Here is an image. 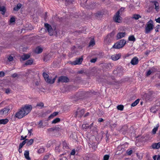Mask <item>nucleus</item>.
<instances>
[{"mask_svg": "<svg viewBox=\"0 0 160 160\" xmlns=\"http://www.w3.org/2000/svg\"><path fill=\"white\" fill-rule=\"evenodd\" d=\"M139 62L138 58L135 57L133 58L131 60V63L132 65H135L138 64Z\"/></svg>", "mask_w": 160, "mask_h": 160, "instance_id": "11", "label": "nucleus"}, {"mask_svg": "<svg viewBox=\"0 0 160 160\" xmlns=\"http://www.w3.org/2000/svg\"><path fill=\"white\" fill-rule=\"evenodd\" d=\"M158 127H159V125H158V124L156 127H155L153 128V129H152V133L153 134H155L156 133V131H157V130L158 129Z\"/></svg>", "mask_w": 160, "mask_h": 160, "instance_id": "33", "label": "nucleus"}, {"mask_svg": "<svg viewBox=\"0 0 160 160\" xmlns=\"http://www.w3.org/2000/svg\"><path fill=\"white\" fill-rule=\"evenodd\" d=\"M48 131L49 132H51L54 131V127H52V128H48Z\"/></svg>", "mask_w": 160, "mask_h": 160, "instance_id": "46", "label": "nucleus"}, {"mask_svg": "<svg viewBox=\"0 0 160 160\" xmlns=\"http://www.w3.org/2000/svg\"><path fill=\"white\" fill-rule=\"evenodd\" d=\"M93 125V123H92L90 125V126H88V125H82V127L83 128H84L85 126H86L87 128H91V127Z\"/></svg>", "mask_w": 160, "mask_h": 160, "instance_id": "39", "label": "nucleus"}, {"mask_svg": "<svg viewBox=\"0 0 160 160\" xmlns=\"http://www.w3.org/2000/svg\"><path fill=\"white\" fill-rule=\"evenodd\" d=\"M30 57V55L29 54H24L22 56L21 58L23 60L25 61L28 58Z\"/></svg>", "mask_w": 160, "mask_h": 160, "instance_id": "16", "label": "nucleus"}, {"mask_svg": "<svg viewBox=\"0 0 160 160\" xmlns=\"http://www.w3.org/2000/svg\"><path fill=\"white\" fill-rule=\"evenodd\" d=\"M110 126L111 128H114L116 127L117 124L116 123H112L110 125Z\"/></svg>", "mask_w": 160, "mask_h": 160, "instance_id": "45", "label": "nucleus"}, {"mask_svg": "<svg viewBox=\"0 0 160 160\" xmlns=\"http://www.w3.org/2000/svg\"><path fill=\"white\" fill-rule=\"evenodd\" d=\"M8 60L9 61H12L13 60V57L11 56H10L8 58Z\"/></svg>", "mask_w": 160, "mask_h": 160, "instance_id": "51", "label": "nucleus"}, {"mask_svg": "<svg viewBox=\"0 0 160 160\" xmlns=\"http://www.w3.org/2000/svg\"><path fill=\"white\" fill-rule=\"evenodd\" d=\"M37 106L40 107L41 108H42L44 106V104L43 102H40L37 104Z\"/></svg>", "mask_w": 160, "mask_h": 160, "instance_id": "41", "label": "nucleus"}, {"mask_svg": "<svg viewBox=\"0 0 160 160\" xmlns=\"http://www.w3.org/2000/svg\"><path fill=\"white\" fill-rule=\"evenodd\" d=\"M75 153V152L74 149L72 150L71 151L70 154L71 155H74Z\"/></svg>", "mask_w": 160, "mask_h": 160, "instance_id": "54", "label": "nucleus"}, {"mask_svg": "<svg viewBox=\"0 0 160 160\" xmlns=\"http://www.w3.org/2000/svg\"><path fill=\"white\" fill-rule=\"evenodd\" d=\"M45 27L48 30L49 34L51 36L53 34V31L51 26L48 23L45 24Z\"/></svg>", "mask_w": 160, "mask_h": 160, "instance_id": "7", "label": "nucleus"}, {"mask_svg": "<svg viewBox=\"0 0 160 160\" xmlns=\"http://www.w3.org/2000/svg\"><path fill=\"white\" fill-rule=\"evenodd\" d=\"M43 76L46 82L50 84H52L54 82L57 77V76H56L52 79H51L50 78H49L48 75L45 72H43Z\"/></svg>", "mask_w": 160, "mask_h": 160, "instance_id": "5", "label": "nucleus"}, {"mask_svg": "<svg viewBox=\"0 0 160 160\" xmlns=\"http://www.w3.org/2000/svg\"><path fill=\"white\" fill-rule=\"evenodd\" d=\"M101 15V13L100 12H98L96 14V16L97 17H98Z\"/></svg>", "mask_w": 160, "mask_h": 160, "instance_id": "59", "label": "nucleus"}, {"mask_svg": "<svg viewBox=\"0 0 160 160\" xmlns=\"http://www.w3.org/2000/svg\"><path fill=\"white\" fill-rule=\"evenodd\" d=\"M10 90L8 88L6 89L5 93L7 94H9L10 93Z\"/></svg>", "mask_w": 160, "mask_h": 160, "instance_id": "53", "label": "nucleus"}, {"mask_svg": "<svg viewBox=\"0 0 160 160\" xmlns=\"http://www.w3.org/2000/svg\"><path fill=\"white\" fill-rule=\"evenodd\" d=\"M4 75V73L3 72H0V77H2Z\"/></svg>", "mask_w": 160, "mask_h": 160, "instance_id": "56", "label": "nucleus"}, {"mask_svg": "<svg viewBox=\"0 0 160 160\" xmlns=\"http://www.w3.org/2000/svg\"><path fill=\"white\" fill-rule=\"evenodd\" d=\"M58 113L57 112H54L52 114H51L49 117V118H52L56 116H57Z\"/></svg>", "mask_w": 160, "mask_h": 160, "instance_id": "36", "label": "nucleus"}, {"mask_svg": "<svg viewBox=\"0 0 160 160\" xmlns=\"http://www.w3.org/2000/svg\"><path fill=\"white\" fill-rule=\"evenodd\" d=\"M123 69L122 67L121 66L119 67H118L116 70L114 71L115 72L116 71L118 73V74H122V72Z\"/></svg>", "mask_w": 160, "mask_h": 160, "instance_id": "18", "label": "nucleus"}, {"mask_svg": "<svg viewBox=\"0 0 160 160\" xmlns=\"http://www.w3.org/2000/svg\"><path fill=\"white\" fill-rule=\"evenodd\" d=\"M59 160H68L67 158L66 157H63V156H61V157L60 158Z\"/></svg>", "mask_w": 160, "mask_h": 160, "instance_id": "47", "label": "nucleus"}, {"mask_svg": "<svg viewBox=\"0 0 160 160\" xmlns=\"http://www.w3.org/2000/svg\"><path fill=\"white\" fill-rule=\"evenodd\" d=\"M124 106L122 105H118L117 106V108L118 110L122 111L123 109Z\"/></svg>", "mask_w": 160, "mask_h": 160, "instance_id": "34", "label": "nucleus"}, {"mask_svg": "<svg viewBox=\"0 0 160 160\" xmlns=\"http://www.w3.org/2000/svg\"><path fill=\"white\" fill-rule=\"evenodd\" d=\"M5 7L4 6L0 7V11L2 12V14H4L5 12Z\"/></svg>", "mask_w": 160, "mask_h": 160, "instance_id": "28", "label": "nucleus"}, {"mask_svg": "<svg viewBox=\"0 0 160 160\" xmlns=\"http://www.w3.org/2000/svg\"><path fill=\"white\" fill-rule=\"evenodd\" d=\"M84 112V109H78V111L76 112V116L78 117H81L83 115Z\"/></svg>", "mask_w": 160, "mask_h": 160, "instance_id": "10", "label": "nucleus"}, {"mask_svg": "<svg viewBox=\"0 0 160 160\" xmlns=\"http://www.w3.org/2000/svg\"><path fill=\"white\" fill-rule=\"evenodd\" d=\"M152 148L153 149H157L160 148V142L158 143H155L152 145Z\"/></svg>", "mask_w": 160, "mask_h": 160, "instance_id": "15", "label": "nucleus"}, {"mask_svg": "<svg viewBox=\"0 0 160 160\" xmlns=\"http://www.w3.org/2000/svg\"><path fill=\"white\" fill-rule=\"evenodd\" d=\"M126 43V41L123 39L120 40L114 44L112 48L115 49H119L124 46Z\"/></svg>", "mask_w": 160, "mask_h": 160, "instance_id": "4", "label": "nucleus"}, {"mask_svg": "<svg viewBox=\"0 0 160 160\" xmlns=\"http://www.w3.org/2000/svg\"><path fill=\"white\" fill-rule=\"evenodd\" d=\"M22 5L20 3H18L17 6L13 8V10L15 11H18L22 7Z\"/></svg>", "mask_w": 160, "mask_h": 160, "instance_id": "19", "label": "nucleus"}, {"mask_svg": "<svg viewBox=\"0 0 160 160\" xmlns=\"http://www.w3.org/2000/svg\"><path fill=\"white\" fill-rule=\"evenodd\" d=\"M32 109L31 105H26L16 113L15 116L18 118H21L27 115Z\"/></svg>", "mask_w": 160, "mask_h": 160, "instance_id": "1", "label": "nucleus"}, {"mask_svg": "<svg viewBox=\"0 0 160 160\" xmlns=\"http://www.w3.org/2000/svg\"><path fill=\"white\" fill-rule=\"evenodd\" d=\"M160 27V25H158V26H156L155 29V31L156 32H158V29Z\"/></svg>", "mask_w": 160, "mask_h": 160, "instance_id": "48", "label": "nucleus"}, {"mask_svg": "<svg viewBox=\"0 0 160 160\" xmlns=\"http://www.w3.org/2000/svg\"><path fill=\"white\" fill-rule=\"evenodd\" d=\"M69 81L68 78L66 76H62L58 78V82H67Z\"/></svg>", "mask_w": 160, "mask_h": 160, "instance_id": "8", "label": "nucleus"}, {"mask_svg": "<svg viewBox=\"0 0 160 160\" xmlns=\"http://www.w3.org/2000/svg\"><path fill=\"white\" fill-rule=\"evenodd\" d=\"M103 119L102 118H99L98 119V121L99 122H101L103 121Z\"/></svg>", "mask_w": 160, "mask_h": 160, "instance_id": "60", "label": "nucleus"}, {"mask_svg": "<svg viewBox=\"0 0 160 160\" xmlns=\"http://www.w3.org/2000/svg\"><path fill=\"white\" fill-rule=\"evenodd\" d=\"M156 22L159 23H160V17L158 18L155 19Z\"/></svg>", "mask_w": 160, "mask_h": 160, "instance_id": "58", "label": "nucleus"}, {"mask_svg": "<svg viewBox=\"0 0 160 160\" xmlns=\"http://www.w3.org/2000/svg\"><path fill=\"white\" fill-rule=\"evenodd\" d=\"M139 101V99H137L132 104L131 106L132 107H134L136 106L138 103Z\"/></svg>", "mask_w": 160, "mask_h": 160, "instance_id": "25", "label": "nucleus"}, {"mask_svg": "<svg viewBox=\"0 0 160 160\" xmlns=\"http://www.w3.org/2000/svg\"><path fill=\"white\" fill-rule=\"evenodd\" d=\"M126 35L125 32H120L118 33L117 35V39H120L124 37Z\"/></svg>", "mask_w": 160, "mask_h": 160, "instance_id": "14", "label": "nucleus"}, {"mask_svg": "<svg viewBox=\"0 0 160 160\" xmlns=\"http://www.w3.org/2000/svg\"><path fill=\"white\" fill-rule=\"evenodd\" d=\"M115 34V32L112 31L108 34L104 39V42L105 43L107 44H109L113 40Z\"/></svg>", "mask_w": 160, "mask_h": 160, "instance_id": "3", "label": "nucleus"}, {"mask_svg": "<svg viewBox=\"0 0 160 160\" xmlns=\"http://www.w3.org/2000/svg\"><path fill=\"white\" fill-rule=\"evenodd\" d=\"M89 113L88 112L84 115V117H86L88 116L89 115Z\"/></svg>", "mask_w": 160, "mask_h": 160, "instance_id": "62", "label": "nucleus"}, {"mask_svg": "<svg viewBox=\"0 0 160 160\" xmlns=\"http://www.w3.org/2000/svg\"><path fill=\"white\" fill-rule=\"evenodd\" d=\"M132 150L128 151H127V153L128 155H130L132 154Z\"/></svg>", "mask_w": 160, "mask_h": 160, "instance_id": "52", "label": "nucleus"}, {"mask_svg": "<svg viewBox=\"0 0 160 160\" xmlns=\"http://www.w3.org/2000/svg\"><path fill=\"white\" fill-rule=\"evenodd\" d=\"M60 120V119L59 118H56L54 119L52 121V124H55L58 122H59Z\"/></svg>", "mask_w": 160, "mask_h": 160, "instance_id": "29", "label": "nucleus"}, {"mask_svg": "<svg viewBox=\"0 0 160 160\" xmlns=\"http://www.w3.org/2000/svg\"><path fill=\"white\" fill-rule=\"evenodd\" d=\"M63 146V149H66L68 148V147L67 145V143L65 142H63L62 143Z\"/></svg>", "mask_w": 160, "mask_h": 160, "instance_id": "32", "label": "nucleus"}, {"mask_svg": "<svg viewBox=\"0 0 160 160\" xmlns=\"http://www.w3.org/2000/svg\"><path fill=\"white\" fill-rule=\"evenodd\" d=\"M121 55L120 54H115L112 55V59L114 61H116L119 59L121 57Z\"/></svg>", "mask_w": 160, "mask_h": 160, "instance_id": "12", "label": "nucleus"}, {"mask_svg": "<svg viewBox=\"0 0 160 160\" xmlns=\"http://www.w3.org/2000/svg\"><path fill=\"white\" fill-rule=\"evenodd\" d=\"M128 40L130 41L134 42L136 39L133 35H131L129 37Z\"/></svg>", "mask_w": 160, "mask_h": 160, "instance_id": "26", "label": "nucleus"}, {"mask_svg": "<svg viewBox=\"0 0 160 160\" xmlns=\"http://www.w3.org/2000/svg\"><path fill=\"white\" fill-rule=\"evenodd\" d=\"M157 160H160V155H158L157 158Z\"/></svg>", "mask_w": 160, "mask_h": 160, "instance_id": "64", "label": "nucleus"}, {"mask_svg": "<svg viewBox=\"0 0 160 160\" xmlns=\"http://www.w3.org/2000/svg\"><path fill=\"white\" fill-rule=\"evenodd\" d=\"M113 19L114 21L117 23H121L122 22V18L119 14V12H117L114 16Z\"/></svg>", "mask_w": 160, "mask_h": 160, "instance_id": "6", "label": "nucleus"}, {"mask_svg": "<svg viewBox=\"0 0 160 160\" xmlns=\"http://www.w3.org/2000/svg\"><path fill=\"white\" fill-rule=\"evenodd\" d=\"M9 110V108L7 107L0 110V117H2V115L7 114Z\"/></svg>", "mask_w": 160, "mask_h": 160, "instance_id": "9", "label": "nucleus"}, {"mask_svg": "<svg viewBox=\"0 0 160 160\" xmlns=\"http://www.w3.org/2000/svg\"><path fill=\"white\" fill-rule=\"evenodd\" d=\"M83 59L82 58H79L77 59L75 61L72 62V64L76 65L77 64H80L81 63Z\"/></svg>", "mask_w": 160, "mask_h": 160, "instance_id": "13", "label": "nucleus"}, {"mask_svg": "<svg viewBox=\"0 0 160 160\" xmlns=\"http://www.w3.org/2000/svg\"><path fill=\"white\" fill-rule=\"evenodd\" d=\"M24 156L26 159L27 160H30V158L29 157V151L26 150L24 153Z\"/></svg>", "mask_w": 160, "mask_h": 160, "instance_id": "17", "label": "nucleus"}, {"mask_svg": "<svg viewBox=\"0 0 160 160\" xmlns=\"http://www.w3.org/2000/svg\"><path fill=\"white\" fill-rule=\"evenodd\" d=\"M20 140H25L24 137L23 136H21V138L20 139Z\"/></svg>", "mask_w": 160, "mask_h": 160, "instance_id": "63", "label": "nucleus"}, {"mask_svg": "<svg viewBox=\"0 0 160 160\" xmlns=\"http://www.w3.org/2000/svg\"><path fill=\"white\" fill-rule=\"evenodd\" d=\"M141 16L138 14H135L133 15L132 18L134 19L135 20H138L139 18H141Z\"/></svg>", "mask_w": 160, "mask_h": 160, "instance_id": "21", "label": "nucleus"}, {"mask_svg": "<svg viewBox=\"0 0 160 160\" xmlns=\"http://www.w3.org/2000/svg\"><path fill=\"white\" fill-rule=\"evenodd\" d=\"M18 76V74L17 73H14L13 74L12 76L13 78H15L17 77Z\"/></svg>", "mask_w": 160, "mask_h": 160, "instance_id": "55", "label": "nucleus"}, {"mask_svg": "<svg viewBox=\"0 0 160 160\" xmlns=\"http://www.w3.org/2000/svg\"><path fill=\"white\" fill-rule=\"evenodd\" d=\"M8 121L7 119H0V124H6Z\"/></svg>", "mask_w": 160, "mask_h": 160, "instance_id": "20", "label": "nucleus"}, {"mask_svg": "<svg viewBox=\"0 0 160 160\" xmlns=\"http://www.w3.org/2000/svg\"><path fill=\"white\" fill-rule=\"evenodd\" d=\"M95 43L94 39H92L89 42V46H93L95 45Z\"/></svg>", "mask_w": 160, "mask_h": 160, "instance_id": "30", "label": "nucleus"}, {"mask_svg": "<svg viewBox=\"0 0 160 160\" xmlns=\"http://www.w3.org/2000/svg\"><path fill=\"white\" fill-rule=\"evenodd\" d=\"M49 156L48 155H46L44 156L43 158V160H46L48 158H49Z\"/></svg>", "mask_w": 160, "mask_h": 160, "instance_id": "57", "label": "nucleus"}, {"mask_svg": "<svg viewBox=\"0 0 160 160\" xmlns=\"http://www.w3.org/2000/svg\"><path fill=\"white\" fill-rule=\"evenodd\" d=\"M33 62V60L32 59H30L28 60L25 63V65H30L32 64Z\"/></svg>", "mask_w": 160, "mask_h": 160, "instance_id": "27", "label": "nucleus"}, {"mask_svg": "<svg viewBox=\"0 0 160 160\" xmlns=\"http://www.w3.org/2000/svg\"><path fill=\"white\" fill-rule=\"evenodd\" d=\"M28 141V139H25V140H24L22 142L23 143H24L25 144V143H27V141Z\"/></svg>", "mask_w": 160, "mask_h": 160, "instance_id": "61", "label": "nucleus"}, {"mask_svg": "<svg viewBox=\"0 0 160 160\" xmlns=\"http://www.w3.org/2000/svg\"><path fill=\"white\" fill-rule=\"evenodd\" d=\"M153 2L154 5L155 6V9L157 11H158L159 8L158 3L156 1H154Z\"/></svg>", "mask_w": 160, "mask_h": 160, "instance_id": "23", "label": "nucleus"}, {"mask_svg": "<svg viewBox=\"0 0 160 160\" xmlns=\"http://www.w3.org/2000/svg\"><path fill=\"white\" fill-rule=\"evenodd\" d=\"M97 59V58L92 59L90 60V62L92 63H94L96 61Z\"/></svg>", "mask_w": 160, "mask_h": 160, "instance_id": "50", "label": "nucleus"}, {"mask_svg": "<svg viewBox=\"0 0 160 160\" xmlns=\"http://www.w3.org/2000/svg\"><path fill=\"white\" fill-rule=\"evenodd\" d=\"M55 150L56 152H60V151L62 150L60 145H59L58 146H56L55 148Z\"/></svg>", "mask_w": 160, "mask_h": 160, "instance_id": "24", "label": "nucleus"}, {"mask_svg": "<svg viewBox=\"0 0 160 160\" xmlns=\"http://www.w3.org/2000/svg\"><path fill=\"white\" fill-rule=\"evenodd\" d=\"M38 124L40 128H42L44 127V126L43 125V123L42 121H40L38 122Z\"/></svg>", "mask_w": 160, "mask_h": 160, "instance_id": "38", "label": "nucleus"}, {"mask_svg": "<svg viewBox=\"0 0 160 160\" xmlns=\"http://www.w3.org/2000/svg\"><path fill=\"white\" fill-rule=\"evenodd\" d=\"M150 69L152 73H154L157 71V69L155 67H152Z\"/></svg>", "mask_w": 160, "mask_h": 160, "instance_id": "37", "label": "nucleus"}, {"mask_svg": "<svg viewBox=\"0 0 160 160\" xmlns=\"http://www.w3.org/2000/svg\"><path fill=\"white\" fill-rule=\"evenodd\" d=\"M152 73V71L150 69L146 72V75L147 76H149Z\"/></svg>", "mask_w": 160, "mask_h": 160, "instance_id": "43", "label": "nucleus"}, {"mask_svg": "<svg viewBox=\"0 0 160 160\" xmlns=\"http://www.w3.org/2000/svg\"><path fill=\"white\" fill-rule=\"evenodd\" d=\"M33 142V139H31L30 140H28V141H27V145L28 146H29L31 145Z\"/></svg>", "mask_w": 160, "mask_h": 160, "instance_id": "31", "label": "nucleus"}, {"mask_svg": "<svg viewBox=\"0 0 160 160\" xmlns=\"http://www.w3.org/2000/svg\"><path fill=\"white\" fill-rule=\"evenodd\" d=\"M109 158V156L107 155H104L103 157V160H108Z\"/></svg>", "mask_w": 160, "mask_h": 160, "instance_id": "44", "label": "nucleus"}, {"mask_svg": "<svg viewBox=\"0 0 160 160\" xmlns=\"http://www.w3.org/2000/svg\"><path fill=\"white\" fill-rule=\"evenodd\" d=\"M35 51L36 53H40L42 52V49L41 48L38 47L36 48Z\"/></svg>", "mask_w": 160, "mask_h": 160, "instance_id": "22", "label": "nucleus"}, {"mask_svg": "<svg viewBox=\"0 0 160 160\" xmlns=\"http://www.w3.org/2000/svg\"><path fill=\"white\" fill-rule=\"evenodd\" d=\"M54 131H55L56 132H58L60 131V128L58 126H57L56 127H54Z\"/></svg>", "mask_w": 160, "mask_h": 160, "instance_id": "40", "label": "nucleus"}, {"mask_svg": "<svg viewBox=\"0 0 160 160\" xmlns=\"http://www.w3.org/2000/svg\"><path fill=\"white\" fill-rule=\"evenodd\" d=\"M125 8L122 7L117 12H119V14H120V13H122L124 10Z\"/></svg>", "mask_w": 160, "mask_h": 160, "instance_id": "42", "label": "nucleus"}, {"mask_svg": "<svg viewBox=\"0 0 160 160\" xmlns=\"http://www.w3.org/2000/svg\"><path fill=\"white\" fill-rule=\"evenodd\" d=\"M45 151V149L43 148H40L38 151V153L40 154L44 152Z\"/></svg>", "mask_w": 160, "mask_h": 160, "instance_id": "35", "label": "nucleus"}, {"mask_svg": "<svg viewBox=\"0 0 160 160\" xmlns=\"http://www.w3.org/2000/svg\"><path fill=\"white\" fill-rule=\"evenodd\" d=\"M154 26L153 24V22L152 20L150 19L146 24L145 26V33H148L151 32L154 28Z\"/></svg>", "mask_w": 160, "mask_h": 160, "instance_id": "2", "label": "nucleus"}, {"mask_svg": "<svg viewBox=\"0 0 160 160\" xmlns=\"http://www.w3.org/2000/svg\"><path fill=\"white\" fill-rule=\"evenodd\" d=\"M15 21V19L14 18L12 17L10 18V22L11 23Z\"/></svg>", "mask_w": 160, "mask_h": 160, "instance_id": "49", "label": "nucleus"}]
</instances>
